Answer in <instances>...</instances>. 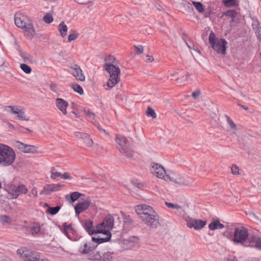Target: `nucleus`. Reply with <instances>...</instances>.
<instances>
[{"label": "nucleus", "mask_w": 261, "mask_h": 261, "mask_svg": "<svg viewBox=\"0 0 261 261\" xmlns=\"http://www.w3.org/2000/svg\"><path fill=\"white\" fill-rule=\"evenodd\" d=\"M114 225V218L111 215H108L105 217L103 221L97 225V232L98 233H102L106 235V237L102 238L99 236L92 237V240L94 242L100 244L108 242L110 240L111 233L110 231L112 229Z\"/></svg>", "instance_id": "f257e3e1"}, {"label": "nucleus", "mask_w": 261, "mask_h": 261, "mask_svg": "<svg viewBox=\"0 0 261 261\" xmlns=\"http://www.w3.org/2000/svg\"><path fill=\"white\" fill-rule=\"evenodd\" d=\"M14 21L16 25L22 29L25 35L32 38L35 35V30L31 20L22 13L15 14Z\"/></svg>", "instance_id": "f03ea898"}, {"label": "nucleus", "mask_w": 261, "mask_h": 261, "mask_svg": "<svg viewBox=\"0 0 261 261\" xmlns=\"http://www.w3.org/2000/svg\"><path fill=\"white\" fill-rule=\"evenodd\" d=\"M117 148L120 153L127 158H133L134 151L133 144L125 137L117 135L115 138Z\"/></svg>", "instance_id": "7ed1b4c3"}, {"label": "nucleus", "mask_w": 261, "mask_h": 261, "mask_svg": "<svg viewBox=\"0 0 261 261\" xmlns=\"http://www.w3.org/2000/svg\"><path fill=\"white\" fill-rule=\"evenodd\" d=\"M15 158L16 154L12 148L0 144V166L6 167L12 165Z\"/></svg>", "instance_id": "20e7f679"}, {"label": "nucleus", "mask_w": 261, "mask_h": 261, "mask_svg": "<svg viewBox=\"0 0 261 261\" xmlns=\"http://www.w3.org/2000/svg\"><path fill=\"white\" fill-rule=\"evenodd\" d=\"M232 241L236 244H240L244 247H249L248 244L250 237L247 229L243 226L235 228Z\"/></svg>", "instance_id": "39448f33"}, {"label": "nucleus", "mask_w": 261, "mask_h": 261, "mask_svg": "<svg viewBox=\"0 0 261 261\" xmlns=\"http://www.w3.org/2000/svg\"><path fill=\"white\" fill-rule=\"evenodd\" d=\"M209 42L212 48L218 54L225 55L227 42L224 39L216 38V35L212 32L209 35Z\"/></svg>", "instance_id": "423d86ee"}, {"label": "nucleus", "mask_w": 261, "mask_h": 261, "mask_svg": "<svg viewBox=\"0 0 261 261\" xmlns=\"http://www.w3.org/2000/svg\"><path fill=\"white\" fill-rule=\"evenodd\" d=\"M17 253L20 255L23 261H48L46 258H41L39 252L25 248L18 249Z\"/></svg>", "instance_id": "0eeeda50"}, {"label": "nucleus", "mask_w": 261, "mask_h": 261, "mask_svg": "<svg viewBox=\"0 0 261 261\" xmlns=\"http://www.w3.org/2000/svg\"><path fill=\"white\" fill-rule=\"evenodd\" d=\"M151 173L157 177L164 179L166 181L172 180L171 177L166 175V172L164 168L158 163H153L152 164Z\"/></svg>", "instance_id": "6e6552de"}, {"label": "nucleus", "mask_w": 261, "mask_h": 261, "mask_svg": "<svg viewBox=\"0 0 261 261\" xmlns=\"http://www.w3.org/2000/svg\"><path fill=\"white\" fill-rule=\"evenodd\" d=\"M142 222L151 228H156L160 225V217L155 212L152 214L141 219Z\"/></svg>", "instance_id": "1a4fd4ad"}, {"label": "nucleus", "mask_w": 261, "mask_h": 261, "mask_svg": "<svg viewBox=\"0 0 261 261\" xmlns=\"http://www.w3.org/2000/svg\"><path fill=\"white\" fill-rule=\"evenodd\" d=\"M68 72L72 75L77 81L81 82L85 81V76L82 69L76 64H72L69 66Z\"/></svg>", "instance_id": "9d476101"}, {"label": "nucleus", "mask_w": 261, "mask_h": 261, "mask_svg": "<svg viewBox=\"0 0 261 261\" xmlns=\"http://www.w3.org/2000/svg\"><path fill=\"white\" fill-rule=\"evenodd\" d=\"M136 213L139 215V218L141 219L152 214L155 211L152 207L146 204H141L135 207Z\"/></svg>", "instance_id": "9b49d317"}, {"label": "nucleus", "mask_w": 261, "mask_h": 261, "mask_svg": "<svg viewBox=\"0 0 261 261\" xmlns=\"http://www.w3.org/2000/svg\"><path fill=\"white\" fill-rule=\"evenodd\" d=\"M14 145L24 153H34L37 152V147L33 145H27L18 141H15Z\"/></svg>", "instance_id": "f8f14e48"}, {"label": "nucleus", "mask_w": 261, "mask_h": 261, "mask_svg": "<svg viewBox=\"0 0 261 261\" xmlns=\"http://www.w3.org/2000/svg\"><path fill=\"white\" fill-rule=\"evenodd\" d=\"M187 226L190 228H194L195 230L202 228L206 225V222L201 220L189 218L187 220Z\"/></svg>", "instance_id": "ddd939ff"}, {"label": "nucleus", "mask_w": 261, "mask_h": 261, "mask_svg": "<svg viewBox=\"0 0 261 261\" xmlns=\"http://www.w3.org/2000/svg\"><path fill=\"white\" fill-rule=\"evenodd\" d=\"M90 201V199L89 198H87L84 201L78 202L74 206L76 214L79 215L83 211L88 209Z\"/></svg>", "instance_id": "4468645a"}, {"label": "nucleus", "mask_w": 261, "mask_h": 261, "mask_svg": "<svg viewBox=\"0 0 261 261\" xmlns=\"http://www.w3.org/2000/svg\"><path fill=\"white\" fill-rule=\"evenodd\" d=\"M8 108L10 109V112L14 115H16L18 119L21 120L28 121L29 118L26 117L25 113L22 109H20L17 106H9Z\"/></svg>", "instance_id": "2eb2a0df"}, {"label": "nucleus", "mask_w": 261, "mask_h": 261, "mask_svg": "<svg viewBox=\"0 0 261 261\" xmlns=\"http://www.w3.org/2000/svg\"><path fill=\"white\" fill-rule=\"evenodd\" d=\"M74 135L77 138L82 140L85 146L87 147L92 146L93 140L88 134L76 132L74 133Z\"/></svg>", "instance_id": "dca6fc26"}, {"label": "nucleus", "mask_w": 261, "mask_h": 261, "mask_svg": "<svg viewBox=\"0 0 261 261\" xmlns=\"http://www.w3.org/2000/svg\"><path fill=\"white\" fill-rule=\"evenodd\" d=\"M11 193L15 197V198L20 194H25L28 190L26 186L24 185H20L18 186H13L11 188Z\"/></svg>", "instance_id": "f3484780"}, {"label": "nucleus", "mask_w": 261, "mask_h": 261, "mask_svg": "<svg viewBox=\"0 0 261 261\" xmlns=\"http://www.w3.org/2000/svg\"><path fill=\"white\" fill-rule=\"evenodd\" d=\"M105 69L106 71L109 73L110 76L111 77H119L120 74V70L119 67H116L111 63L105 64Z\"/></svg>", "instance_id": "a211bd4d"}, {"label": "nucleus", "mask_w": 261, "mask_h": 261, "mask_svg": "<svg viewBox=\"0 0 261 261\" xmlns=\"http://www.w3.org/2000/svg\"><path fill=\"white\" fill-rule=\"evenodd\" d=\"M56 105L58 109L62 113L63 115L67 114V108L68 106V103L65 100L58 98L56 99Z\"/></svg>", "instance_id": "6ab92c4d"}, {"label": "nucleus", "mask_w": 261, "mask_h": 261, "mask_svg": "<svg viewBox=\"0 0 261 261\" xmlns=\"http://www.w3.org/2000/svg\"><path fill=\"white\" fill-rule=\"evenodd\" d=\"M95 247L90 245V243L84 242L83 244H81L79 248V252L83 254H87V256L93 250L95 249Z\"/></svg>", "instance_id": "aec40b11"}, {"label": "nucleus", "mask_w": 261, "mask_h": 261, "mask_svg": "<svg viewBox=\"0 0 261 261\" xmlns=\"http://www.w3.org/2000/svg\"><path fill=\"white\" fill-rule=\"evenodd\" d=\"M248 244L249 247H255L261 250V238L254 236H250V241Z\"/></svg>", "instance_id": "412c9836"}, {"label": "nucleus", "mask_w": 261, "mask_h": 261, "mask_svg": "<svg viewBox=\"0 0 261 261\" xmlns=\"http://www.w3.org/2000/svg\"><path fill=\"white\" fill-rule=\"evenodd\" d=\"M83 226L90 235L93 234L95 233H98L97 232V228L96 230L94 229L93 222L90 220H85Z\"/></svg>", "instance_id": "4be33fe9"}, {"label": "nucleus", "mask_w": 261, "mask_h": 261, "mask_svg": "<svg viewBox=\"0 0 261 261\" xmlns=\"http://www.w3.org/2000/svg\"><path fill=\"white\" fill-rule=\"evenodd\" d=\"M87 258L92 261H100L102 258V255L99 251L93 250L89 253L87 256Z\"/></svg>", "instance_id": "5701e85b"}, {"label": "nucleus", "mask_w": 261, "mask_h": 261, "mask_svg": "<svg viewBox=\"0 0 261 261\" xmlns=\"http://www.w3.org/2000/svg\"><path fill=\"white\" fill-rule=\"evenodd\" d=\"M63 230L65 234L67 237V238L70 239H72V236L74 233V230L72 227L71 225H66L65 224L63 225Z\"/></svg>", "instance_id": "b1692460"}, {"label": "nucleus", "mask_w": 261, "mask_h": 261, "mask_svg": "<svg viewBox=\"0 0 261 261\" xmlns=\"http://www.w3.org/2000/svg\"><path fill=\"white\" fill-rule=\"evenodd\" d=\"M224 227L223 224L221 223L218 220H213L208 225V228L212 230H214L218 229H222Z\"/></svg>", "instance_id": "393cba45"}, {"label": "nucleus", "mask_w": 261, "mask_h": 261, "mask_svg": "<svg viewBox=\"0 0 261 261\" xmlns=\"http://www.w3.org/2000/svg\"><path fill=\"white\" fill-rule=\"evenodd\" d=\"M227 122L229 125V127L231 130H232V134H236L237 130V127L236 124L233 122L232 120L227 115L225 116Z\"/></svg>", "instance_id": "a878e982"}, {"label": "nucleus", "mask_w": 261, "mask_h": 261, "mask_svg": "<svg viewBox=\"0 0 261 261\" xmlns=\"http://www.w3.org/2000/svg\"><path fill=\"white\" fill-rule=\"evenodd\" d=\"M31 233L33 236H39L41 234L40 226L38 223H34L31 227Z\"/></svg>", "instance_id": "bb28decb"}, {"label": "nucleus", "mask_w": 261, "mask_h": 261, "mask_svg": "<svg viewBox=\"0 0 261 261\" xmlns=\"http://www.w3.org/2000/svg\"><path fill=\"white\" fill-rule=\"evenodd\" d=\"M68 28L64 21L61 22L58 26V30L62 37L67 35Z\"/></svg>", "instance_id": "cd10ccee"}, {"label": "nucleus", "mask_w": 261, "mask_h": 261, "mask_svg": "<svg viewBox=\"0 0 261 261\" xmlns=\"http://www.w3.org/2000/svg\"><path fill=\"white\" fill-rule=\"evenodd\" d=\"M82 195L80 193L77 192H74L72 193L70 195H67L66 196V199L67 200H70V202L72 203L76 200L80 196Z\"/></svg>", "instance_id": "c85d7f7f"}, {"label": "nucleus", "mask_w": 261, "mask_h": 261, "mask_svg": "<svg viewBox=\"0 0 261 261\" xmlns=\"http://www.w3.org/2000/svg\"><path fill=\"white\" fill-rule=\"evenodd\" d=\"M20 56L23 62L28 63H32L34 62L33 57L26 53H21Z\"/></svg>", "instance_id": "c756f323"}, {"label": "nucleus", "mask_w": 261, "mask_h": 261, "mask_svg": "<svg viewBox=\"0 0 261 261\" xmlns=\"http://www.w3.org/2000/svg\"><path fill=\"white\" fill-rule=\"evenodd\" d=\"M120 81V77H111L110 76V79L107 82V85L109 88L113 87L116 84L119 83Z\"/></svg>", "instance_id": "7c9ffc66"}, {"label": "nucleus", "mask_w": 261, "mask_h": 261, "mask_svg": "<svg viewBox=\"0 0 261 261\" xmlns=\"http://www.w3.org/2000/svg\"><path fill=\"white\" fill-rule=\"evenodd\" d=\"M252 26L254 33L261 30V25L260 22L256 18H252Z\"/></svg>", "instance_id": "2f4dec72"}, {"label": "nucleus", "mask_w": 261, "mask_h": 261, "mask_svg": "<svg viewBox=\"0 0 261 261\" xmlns=\"http://www.w3.org/2000/svg\"><path fill=\"white\" fill-rule=\"evenodd\" d=\"M175 182L179 185H184L187 186H190L192 185V182L187 179L179 178L176 179Z\"/></svg>", "instance_id": "473e14b6"}, {"label": "nucleus", "mask_w": 261, "mask_h": 261, "mask_svg": "<svg viewBox=\"0 0 261 261\" xmlns=\"http://www.w3.org/2000/svg\"><path fill=\"white\" fill-rule=\"evenodd\" d=\"M53 192L51 185H46L43 189L40 192V195H48Z\"/></svg>", "instance_id": "72a5a7b5"}, {"label": "nucleus", "mask_w": 261, "mask_h": 261, "mask_svg": "<svg viewBox=\"0 0 261 261\" xmlns=\"http://www.w3.org/2000/svg\"><path fill=\"white\" fill-rule=\"evenodd\" d=\"M238 15V12L236 10H229L223 12V15L235 18Z\"/></svg>", "instance_id": "f704fd0d"}, {"label": "nucleus", "mask_w": 261, "mask_h": 261, "mask_svg": "<svg viewBox=\"0 0 261 261\" xmlns=\"http://www.w3.org/2000/svg\"><path fill=\"white\" fill-rule=\"evenodd\" d=\"M113 253L107 252L103 254L101 260L102 261H112Z\"/></svg>", "instance_id": "c9c22d12"}, {"label": "nucleus", "mask_w": 261, "mask_h": 261, "mask_svg": "<svg viewBox=\"0 0 261 261\" xmlns=\"http://www.w3.org/2000/svg\"><path fill=\"white\" fill-rule=\"evenodd\" d=\"M71 88L73 89V90L78 93L79 94L82 95L83 94L84 91L83 90L81 86H80L79 84L74 83L72 84L71 85Z\"/></svg>", "instance_id": "e433bc0d"}, {"label": "nucleus", "mask_w": 261, "mask_h": 261, "mask_svg": "<svg viewBox=\"0 0 261 261\" xmlns=\"http://www.w3.org/2000/svg\"><path fill=\"white\" fill-rule=\"evenodd\" d=\"M192 4L199 13H203L204 12L203 5L200 2L193 1Z\"/></svg>", "instance_id": "4c0bfd02"}, {"label": "nucleus", "mask_w": 261, "mask_h": 261, "mask_svg": "<svg viewBox=\"0 0 261 261\" xmlns=\"http://www.w3.org/2000/svg\"><path fill=\"white\" fill-rule=\"evenodd\" d=\"M20 67L21 69L27 74H29L32 71V68L25 64H21Z\"/></svg>", "instance_id": "58836bf2"}, {"label": "nucleus", "mask_w": 261, "mask_h": 261, "mask_svg": "<svg viewBox=\"0 0 261 261\" xmlns=\"http://www.w3.org/2000/svg\"><path fill=\"white\" fill-rule=\"evenodd\" d=\"M60 209V206H57L56 207H49L47 209V212L51 215L56 214Z\"/></svg>", "instance_id": "ea45409f"}, {"label": "nucleus", "mask_w": 261, "mask_h": 261, "mask_svg": "<svg viewBox=\"0 0 261 261\" xmlns=\"http://www.w3.org/2000/svg\"><path fill=\"white\" fill-rule=\"evenodd\" d=\"M84 112L89 120H93L95 118V114L91 112L89 109L85 108L84 109Z\"/></svg>", "instance_id": "a19ab883"}, {"label": "nucleus", "mask_w": 261, "mask_h": 261, "mask_svg": "<svg viewBox=\"0 0 261 261\" xmlns=\"http://www.w3.org/2000/svg\"><path fill=\"white\" fill-rule=\"evenodd\" d=\"M146 113L148 117H151L153 118H155L156 117L154 111L150 107L147 108Z\"/></svg>", "instance_id": "79ce46f5"}, {"label": "nucleus", "mask_w": 261, "mask_h": 261, "mask_svg": "<svg viewBox=\"0 0 261 261\" xmlns=\"http://www.w3.org/2000/svg\"><path fill=\"white\" fill-rule=\"evenodd\" d=\"M122 216L123 217L124 223L128 224H130L133 223V220L130 219L129 216H126L122 212H121Z\"/></svg>", "instance_id": "37998d69"}, {"label": "nucleus", "mask_w": 261, "mask_h": 261, "mask_svg": "<svg viewBox=\"0 0 261 261\" xmlns=\"http://www.w3.org/2000/svg\"><path fill=\"white\" fill-rule=\"evenodd\" d=\"M55 169L54 167H53L51 170V176L50 178L55 179L59 177H61V173L58 172H55Z\"/></svg>", "instance_id": "c03bdc74"}, {"label": "nucleus", "mask_w": 261, "mask_h": 261, "mask_svg": "<svg viewBox=\"0 0 261 261\" xmlns=\"http://www.w3.org/2000/svg\"><path fill=\"white\" fill-rule=\"evenodd\" d=\"M223 3L226 7H230L236 5L235 0H223Z\"/></svg>", "instance_id": "a18cd8bd"}, {"label": "nucleus", "mask_w": 261, "mask_h": 261, "mask_svg": "<svg viewBox=\"0 0 261 261\" xmlns=\"http://www.w3.org/2000/svg\"><path fill=\"white\" fill-rule=\"evenodd\" d=\"M43 20L46 23H50L53 21V17L51 14L47 13L46 15L43 16Z\"/></svg>", "instance_id": "49530a36"}, {"label": "nucleus", "mask_w": 261, "mask_h": 261, "mask_svg": "<svg viewBox=\"0 0 261 261\" xmlns=\"http://www.w3.org/2000/svg\"><path fill=\"white\" fill-rule=\"evenodd\" d=\"M165 205L170 208H175V209H181V207L176 204H173L168 202H165Z\"/></svg>", "instance_id": "de8ad7c7"}, {"label": "nucleus", "mask_w": 261, "mask_h": 261, "mask_svg": "<svg viewBox=\"0 0 261 261\" xmlns=\"http://www.w3.org/2000/svg\"><path fill=\"white\" fill-rule=\"evenodd\" d=\"M58 85L56 84V83H51L50 84H49V88L50 89L54 92L56 93L57 94V95L59 96V94L58 93L57 91H58Z\"/></svg>", "instance_id": "09e8293b"}, {"label": "nucleus", "mask_w": 261, "mask_h": 261, "mask_svg": "<svg viewBox=\"0 0 261 261\" xmlns=\"http://www.w3.org/2000/svg\"><path fill=\"white\" fill-rule=\"evenodd\" d=\"M136 51L135 52L136 55L142 54L144 51V47L142 45H134V46Z\"/></svg>", "instance_id": "8fccbe9b"}, {"label": "nucleus", "mask_w": 261, "mask_h": 261, "mask_svg": "<svg viewBox=\"0 0 261 261\" xmlns=\"http://www.w3.org/2000/svg\"><path fill=\"white\" fill-rule=\"evenodd\" d=\"M231 172L233 175H239L240 174V169L239 167L237 165L233 164L231 166Z\"/></svg>", "instance_id": "3c124183"}, {"label": "nucleus", "mask_w": 261, "mask_h": 261, "mask_svg": "<svg viewBox=\"0 0 261 261\" xmlns=\"http://www.w3.org/2000/svg\"><path fill=\"white\" fill-rule=\"evenodd\" d=\"M1 221L3 223L10 224L11 223V219L6 215L2 216L1 217Z\"/></svg>", "instance_id": "603ef678"}, {"label": "nucleus", "mask_w": 261, "mask_h": 261, "mask_svg": "<svg viewBox=\"0 0 261 261\" xmlns=\"http://www.w3.org/2000/svg\"><path fill=\"white\" fill-rule=\"evenodd\" d=\"M133 184L135 188H137L140 189H143L145 187L143 184L139 182L138 181H133Z\"/></svg>", "instance_id": "864d4df0"}, {"label": "nucleus", "mask_w": 261, "mask_h": 261, "mask_svg": "<svg viewBox=\"0 0 261 261\" xmlns=\"http://www.w3.org/2000/svg\"><path fill=\"white\" fill-rule=\"evenodd\" d=\"M78 37V34L77 33L70 34L69 35L68 37V41L71 42L75 40Z\"/></svg>", "instance_id": "5fc2aeb1"}, {"label": "nucleus", "mask_w": 261, "mask_h": 261, "mask_svg": "<svg viewBox=\"0 0 261 261\" xmlns=\"http://www.w3.org/2000/svg\"><path fill=\"white\" fill-rule=\"evenodd\" d=\"M200 94V91L199 90H196L192 93V96L194 99H196L199 97Z\"/></svg>", "instance_id": "6e6d98bb"}, {"label": "nucleus", "mask_w": 261, "mask_h": 261, "mask_svg": "<svg viewBox=\"0 0 261 261\" xmlns=\"http://www.w3.org/2000/svg\"><path fill=\"white\" fill-rule=\"evenodd\" d=\"M61 177L64 179H71L72 178L70 173L68 172H65L63 174H61Z\"/></svg>", "instance_id": "4d7b16f0"}, {"label": "nucleus", "mask_w": 261, "mask_h": 261, "mask_svg": "<svg viewBox=\"0 0 261 261\" xmlns=\"http://www.w3.org/2000/svg\"><path fill=\"white\" fill-rule=\"evenodd\" d=\"M51 188L54 191H57L59 190V189L62 186L61 184H58L57 185L51 184Z\"/></svg>", "instance_id": "13d9d810"}, {"label": "nucleus", "mask_w": 261, "mask_h": 261, "mask_svg": "<svg viewBox=\"0 0 261 261\" xmlns=\"http://www.w3.org/2000/svg\"><path fill=\"white\" fill-rule=\"evenodd\" d=\"M225 261H237V259L236 256L231 255L227 257L225 259Z\"/></svg>", "instance_id": "bf43d9fd"}, {"label": "nucleus", "mask_w": 261, "mask_h": 261, "mask_svg": "<svg viewBox=\"0 0 261 261\" xmlns=\"http://www.w3.org/2000/svg\"><path fill=\"white\" fill-rule=\"evenodd\" d=\"M257 39L261 43V30L255 33Z\"/></svg>", "instance_id": "052dcab7"}, {"label": "nucleus", "mask_w": 261, "mask_h": 261, "mask_svg": "<svg viewBox=\"0 0 261 261\" xmlns=\"http://www.w3.org/2000/svg\"><path fill=\"white\" fill-rule=\"evenodd\" d=\"M31 194L33 195L34 197L37 196V190L36 188H33L31 191Z\"/></svg>", "instance_id": "680f3d73"}, {"label": "nucleus", "mask_w": 261, "mask_h": 261, "mask_svg": "<svg viewBox=\"0 0 261 261\" xmlns=\"http://www.w3.org/2000/svg\"><path fill=\"white\" fill-rule=\"evenodd\" d=\"M146 57L147 58V62H152L154 61V58L149 55H146Z\"/></svg>", "instance_id": "e2e57ef3"}, {"label": "nucleus", "mask_w": 261, "mask_h": 261, "mask_svg": "<svg viewBox=\"0 0 261 261\" xmlns=\"http://www.w3.org/2000/svg\"><path fill=\"white\" fill-rule=\"evenodd\" d=\"M184 5L187 6L189 9H193L191 4L188 2L186 1L185 2Z\"/></svg>", "instance_id": "0e129e2a"}, {"label": "nucleus", "mask_w": 261, "mask_h": 261, "mask_svg": "<svg viewBox=\"0 0 261 261\" xmlns=\"http://www.w3.org/2000/svg\"><path fill=\"white\" fill-rule=\"evenodd\" d=\"M5 63V61L4 59L0 58V67H2L4 65Z\"/></svg>", "instance_id": "69168bd1"}, {"label": "nucleus", "mask_w": 261, "mask_h": 261, "mask_svg": "<svg viewBox=\"0 0 261 261\" xmlns=\"http://www.w3.org/2000/svg\"><path fill=\"white\" fill-rule=\"evenodd\" d=\"M97 127L99 131L105 133H107L106 130L101 128V127L99 124L97 125Z\"/></svg>", "instance_id": "338daca9"}, {"label": "nucleus", "mask_w": 261, "mask_h": 261, "mask_svg": "<svg viewBox=\"0 0 261 261\" xmlns=\"http://www.w3.org/2000/svg\"><path fill=\"white\" fill-rule=\"evenodd\" d=\"M178 74V73L177 72H174L173 73H172L171 74H170V77L171 78V80H173V78L176 76Z\"/></svg>", "instance_id": "774afa93"}]
</instances>
